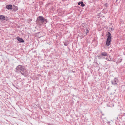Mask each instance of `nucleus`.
I'll return each instance as SVG.
<instances>
[{
	"label": "nucleus",
	"mask_w": 125,
	"mask_h": 125,
	"mask_svg": "<svg viewBox=\"0 0 125 125\" xmlns=\"http://www.w3.org/2000/svg\"><path fill=\"white\" fill-rule=\"evenodd\" d=\"M47 22V20L45 19L42 16H39L36 20V23L39 25H41L43 23H46Z\"/></svg>",
	"instance_id": "obj_2"
},
{
	"label": "nucleus",
	"mask_w": 125,
	"mask_h": 125,
	"mask_svg": "<svg viewBox=\"0 0 125 125\" xmlns=\"http://www.w3.org/2000/svg\"><path fill=\"white\" fill-rule=\"evenodd\" d=\"M16 72H18V71H20V73L21 74L24 76H26V74L25 72H24L25 70V69L24 67L22 65H19L17 66L16 67Z\"/></svg>",
	"instance_id": "obj_1"
},
{
	"label": "nucleus",
	"mask_w": 125,
	"mask_h": 125,
	"mask_svg": "<svg viewBox=\"0 0 125 125\" xmlns=\"http://www.w3.org/2000/svg\"><path fill=\"white\" fill-rule=\"evenodd\" d=\"M108 34H107V38L106 42V45L107 46L109 45L110 44V42L111 41V35L109 32H108Z\"/></svg>",
	"instance_id": "obj_3"
},
{
	"label": "nucleus",
	"mask_w": 125,
	"mask_h": 125,
	"mask_svg": "<svg viewBox=\"0 0 125 125\" xmlns=\"http://www.w3.org/2000/svg\"><path fill=\"white\" fill-rule=\"evenodd\" d=\"M80 4H81V2H79L78 3V5H80Z\"/></svg>",
	"instance_id": "obj_15"
},
{
	"label": "nucleus",
	"mask_w": 125,
	"mask_h": 125,
	"mask_svg": "<svg viewBox=\"0 0 125 125\" xmlns=\"http://www.w3.org/2000/svg\"><path fill=\"white\" fill-rule=\"evenodd\" d=\"M122 60L121 59V60H120V62H121V61H122Z\"/></svg>",
	"instance_id": "obj_21"
},
{
	"label": "nucleus",
	"mask_w": 125,
	"mask_h": 125,
	"mask_svg": "<svg viewBox=\"0 0 125 125\" xmlns=\"http://www.w3.org/2000/svg\"><path fill=\"white\" fill-rule=\"evenodd\" d=\"M12 6L11 5H9L6 6V8L8 10L11 9H12Z\"/></svg>",
	"instance_id": "obj_7"
},
{
	"label": "nucleus",
	"mask_w": 125,
	"mask_h": 125,
	"mask_svg": "<svg viewBox=\"0 0 125 125\" xmlns=\"http://www.w3.org/2000/svg\"><path fill=\"white\" fill-rule=\"evenodd\" d=\"M68 44V43L67 42H65L64 43V44L65 46H67Z\"/></svg>",
	"instance_id": "obj_13"
},
{
	"label": "nucleus",
	"mask_w": 125,
	"mask_h": 125,
	"mask_svg": "<svg viewBox=\"0 0 125 125\" xmlns=\"http://www.w3.org/2000/svg\"><path fill=\"white\" fill-rule=\"evenodd\" d=\"M81 6L82 7H84L85 6V5L83 3V2L82 1H81Z\"/></svg>",
	"instance_id": "obj_11"
},
{
	"label": "nucleus",
	"mask_w": 125,
	"mask_h": 125,
	"mask_svg": "<svg viewBox=\"0 0 125 125\" xmlns=\"http://www.w3.org/2000/svg\"><path fill=\"white\" fill-rule=\"evenodd\" d=\"M13 10L14 11H16L18 10L17 7L14 5H13Z\"/></svg>",
	"instance_id": "obj_9"
},
{
	"label": "nucleus",
	"mask_w": 125,
	"mask_h": 125,
	"mask_svg": "<svg viewBox=\"0 0 125 125\" xmlns=\"http://www.w3.org/2000/svg\"><path fill=\"white\" fill-rule=\"evenodd\" d=\"M17 39L18 41L21 42L23 43L24 42V40L21 38L18 37L17 38Z\"/></svg>",
	"instance_id": "obj_6"
},
{
	"label": "nucleus",
	"mask_w": 125,
	"mask_h": 125,
	"mask_svg": "<svg viewBox=\"0 0 125 125\" xmlns=\"http://www.w3.org/2000/svg\"><path fill=\"white\" fill-rule=\"evenodd\" d=\"M122 60L121 59V60H120V62H121V61H122Z\"/></svg>",
	"instance_id": "obj_20"
},
{
	"label": "nucleus",
	"mask_w": 125,
	"mask_h": 125,
	"mask_svg": "<svg viewBox=\"0 0 125 125\" xmlns=\"http://www.w3.org/2000/svg\"><path fill=\"white\" fill-rule=\"evenodd\" d=\"M101 54L102 56H106L107 55V53H106V52H102L101 53Z\"/></svg>",
	"instance_id": "obj_8"
},
{
	"label": "nucleus",
	"mask_w": 125,
	"mask_h": 125,
	"mask_svg": "<svg viewBox=\"0 0 125 125\" xmlns=\"http://www.w3.org/2000/svg\"><path fill=\"white\" fill-rule=\"evenodd\" d=\"M120 1V0H116V3L118 4L119 3Z\"/></svg>",
	"instance_id": "obj_12"
},
{
	"label": "nucleus",
	"mask_w": 125,
	"mask_h": 125,
	"mask_svg": "<svg viewBox=\"0 0 125 125\" xmlns=\"http://www.w3.org/2000/svg\"><path fill=\"white\" fill-rule=\"evenodd\" d=\"M97 57H98V58L99 59H102V55L101 54H99L98 55Z\"/></svg>",
	"instance_id": "obj_10"
},
{
	"label": "nucleus",
	"mask_w": 125,
	"mask_h": 125,
	"mask_svg": "<svg viewBox=\"0 0 125 125\" xmlns=\"http://www.w3.org/2000/svg\"><path fill=\"white\" fill-rule=\"evenodd\" d=\"M106 59L107 60H108V59L107 58H106Z\"/></svg>",
	"instance_id": "obj_19"
},
{
	"label": "nucleus",
	"mask_w": 125,
	"mask_h": 125,
	"mask_svg": "<svg viewBox=\"0 0 125 125\" xmlns=\"http://www.w3.org/2000/svg\"><path fill=\"white\" fill-rule=\"evenodd\" d=\"M83 24L84 25V23L82 24V25H83Z\"/></svg>",
	"instance_id": "obj_18"
},
{
	"label": "nucleus",
	"mask_w": 125,
	"mask_h": 125,
	"mask_svg": "<svg viewBox=\"0 0 125 125\" xmlns=\"http://www.w3.org/2000/svg\"><path fill=\"white\" fill-rule=\"evenodd\" d=\"M86 31V33H87L89 31H88V30L87 29Z\"/></svg>",
	"instance_id": "obj_14"
},
{
	"label": "nucleus",
	"mask_w": 125,
	"mask_h": 125,
	"mask_svg": "<svg viewBox=\"0 0 125 125\" xmlns=\"http://www.w3.org/2000/svg\"><path fill=\"white\" fill-rule=\"evenodd\" d=\"M48 125H50V124H48Z\"/></svg>",
	"instance_id": "obj_17"
},
{
	"label": "nucleus",
	"mask_w": 125,
	"mask_h": 125,
	"mask_svg": "<svg viewBox=\"0 0 125 125\" xmlns=\"http://www.w3.org/2000/svg\"><path fill=\"white\" fill-rule=\"evenodd\" d=\"M122 60L121 59V60H120V62H121V61H122Z\"/></svg>",
	"instance_id": "obj_22"
},
{
	"label": "nucleus",
	"mask_w": 125,
	"mask_h": 125,
	"mask_svg": "<svg viewBox=\"0 0 125 125\" xmlns=\"http://www.w3.org/2000/svg\"><path fill=\"white\" fill-rule=\"evenodd\" d=\"M112 84L114 85H116L118 82V80L117 79L115 78L114 80L112 81Z\"/></svg>",
	"instance_id": "obj_4"
},
{
	"label": "nucleus",
	"mask_w": 125,
	"mask_h": 125,
	"mask_svg": "<svg viewBox=\"0 0 125 125\" xmlns=\"http://www.w3.org/2000/svg\"><path fill=\"white\" fill-rule=\"evenodd\" d=\"M107 61H113L112 60H109V59H108V60H107Z\"/></svg>",
	"instance_id": "obj_16"
},
{
	"label": "nucleus",
	"mask_w": 125,
	"mask_h": 125,
	"mask_svg": "<svg viewBox=\"0 0 125 125\" xmlns=\"http://www.w3.org/2000/svg\"><path fill=\"white\" fill-rule=\"evenodd\" d=\"M5 17L3 15H0V21H3L5 20Z\"/></svg>",
	"instance_id": "obj_5"
}]
</instances>
